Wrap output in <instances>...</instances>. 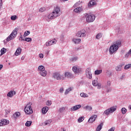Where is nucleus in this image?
I'll use <instances>...</instances> for the list:
<instances>
[{
	"instance_id": "obj_27",
	"label": "nucleus",
	"mask_w": 131,
	"mask_h": 131,
	"mask_svg": "<svg viewBox=\"0 0 131 131\" xmlns=\"http://www.w3.org/2000/svg\"><path fill=\"white\" fill-rule=\"evenodd\" d=\"M80 97L82 98H89V95L84 93H82L80 94Z\"/></svg>"
},
{
	"instance_id": "obj_58",
	"label": "nucleus",
	"mask_w": 131,
	"mask_h": 131,
	"mask_svg": "<svg viewBox=\"0 0 131 131\" xmlns=\"http://www.w3.org/2000/svg\"><path fill=\"white\" fill-rule=\"evenodd\" d=\"M125 66H131V64H126Z\"/></svg>"
},
{
	"instance_id": "obj_50",
	"label": "nucleus",
	"mask_w": 131,
	"mask_h": 131,
	"mask_svg": "<svg viewBox=\"0 0 131 131\" xmlns=\"http://www.w3.org/2000/svg\"><path fill=\"white\" fill-rule=\"evenodd\" d=\"M43 56H44V55H43V54H42V53H41L39 55V58H41V59H42V58H43Z\"/></svg>"
},
{
	"instance_id": "obj_54",
	"label": "nucleus",
	"mask_w": 131,
	"mask_h": 131,
	"mask_svg": "<svg viewBox=\"0 0 131 131\" xmlns=\"http://www.w3.org/2000/svg\"><path fill=\"white\" fill-rule=\"evenodd\" d=\"M78 5V3H75L74 5V8H76V7H77Z\"/></svg>"
},
{
	"instance_id": "obj_46",
	"label": "nucleus",
	"mask_w": 131,
	"mask_h": 131,
	"mask_svg": "<svg viewBox=\"0 0 131 131\" xmlns=\"http://www.w3.org/2000/svg\"><path fill=\"white\" fill-rule=\"evenodd\" d=\"M46 105H47V106H51V105H52V101L48 100L47 102H46Z\"/></svg>"
},
{
	"instance_id": "obj_23",
	"label": "nucleus",
	"mask_w": 131,
	"mask_h": 131,
	"mask_svg": "<svg viewBox=\"0 0 131 131\" xmlns=\"http://www.w3.org/2000/svg\"><path fill=\"white\" fill-rule=\"evenodd\" d=\"M73 41H74V43L76 45L77 43H79V42L81 41V40L80 39L74 38L73 39Z\"/></svg>"
},
{
	"instance_id": "obj_35",
	"label": "nucleus",
	"mask_w": 131,
	"mask_h": 131,
	"mask_svg": "<svg viewBox=\"0 0 131 131\" xmlns=\"http://www.w3.org/2000/svg\"><path fill=\"white\" fill-rule=\"evenodd\" d=\"M121 111L122 114H125V113H126L127 110L126 108H125V107H123L121 110Z\"/></svg>"
},
{
	"instance_id": "obj_6",
	"label": "nucleus",
	"mask_w": 131,
	"mask_h": 131,
	"mask_svg": "<svg viewBox=\"0 0 131 131\" xmlns=\"http://www.w3.org/2000/svg\"><path fill=\"white\" fill-rule=\"evenodd\" d=\"M31 105H32V103L29 102L25 107L24 110L26 114L30 115L33 113V111H32V108H31Z\"/></svg>"
},
{
	"instance_id": "obj_2",
	"label": "nucleus",
	"mask_w": 131,
	"mask_h": 131,
	"mask_svg": "<svg viewBox=\"0 0 131 131\" xmlns=\"http://www.w3.org/2000/svg\"><path fill=\"white\" fill-rule=\"evenodd\" d=\"M61 12V9L59 6H56L54 8L53 11L50 13L48 16V19H50L51 20H53V19H55L57 18V17H60V14Z\"/></svg>"
},
{
	"instance_id": "obj_22",
	"label": "nucleus",
	"mask_w": 131,
	"mask_h": 131,
	"mask_svg": "<svg viewBox=\"0 0 131 131\" xmlns=\"http://www.w3.org/2000/svg\"><path fill=\"white\" fill-rule=\"evenodd\" d=\"M40 75H41V76H43V77H45V76H47V72L46 70H43V71H40L39 72Z\"/></svg>"
},
{
	"instance_id": "obj_34",
	"label": "nucleus",
	"mask_w": 131,
	"mask_h": 131,
	"mask_svg": "<svg viewBox=\"0 0 131 131\" xmlns=\"http://www.w3.org/2000/svg\"><path fill=\"white\" fill-rule=\"evenodd\" d=\"M30 34V32L29 31H27L26 32H25L24 34V37L29 35Z\"/></svg>"
},
{
	"instance_id": "obj_53",
	"label": "nucleus",
	"mask_w": 131,
	"mask_h": 131,
	"mask_svg": "<svg viewBox=\"0 0 131 131\" xmlns=\"http://www.w3.org/2000/svg\"><path fill=\"white\" fill-rule=\"evenodd\" d=\"M60 93H63L64 92V89L63 88H61L59 90Z\"/></svg>"
},
{
	"instance_id": "obj_44",
	"label": "nucleus",
	"mask_w": 131,
	"mask_h": 131,
	"mask_svg": "<svg viewBox=\"0 0 131 131\" xmlns=\"http://www.w3.org/2000/svg\"><path fill=\"white\" fill-rule=\"evenodd\" d=\"M64 111L65 107H64L59 108V112H60V113H63V112H64Z\"/></svg>"
},
{
	"instance_id": "obj_30",
	"label": "nucleus",
	"mask_w": 131,
	"mask_h": 131,
	"mask_svg": "<svg viewBox=\"0 0 131 131\" xmlns=\"http://www.w3.org/2000/svg\"><path fill=\"white\" fill-rule=\"evenodd\" d=\"M92 84L94 86H97L99 84V83L97 80H94L92 81Z\"/></svg>"
},
{
	"instance_id": "obj_29",
	"label": "nucleus",
	"mask_w": 131,
	"mask_h": 131,
	"mask_svg": "<svg viewBox=\"0 0 131 131\" xmlns=\"http://www.w3.org/2000/svg\"><path fill=\"white\" fill-rule=\"evenodd\" d=\"M71 91H72V88H68V89L66 90L64 93V95H68V94H69V93L71 92Z\"/></svg>"
},
{
	"instance_id": "obj_55",
	"label": "nucleus",
	"mask_w": 131,
	"mask_h": 131,
	"mask_svg": "<svg viewBox=\"0 0 131 131\" xmlns=\"http://www.w3.org/2000/svg\"><path fill=\"white\" fill-rule=\"evenodd\" d=\"M97 85H98V89L100 90V89H101V85L98 84Z\"/></svg>"
},
{
	"instance_id": "obj_57",
	"label": "nucleus",
	"mask_w": 131,
	"mask_h": 131,
	"mask_svg": "<svg viewBox=\"0 0 131 131\" xmlns=\"http://www.w3.org/2000/svg\"><path fill=\"white\" fill-rule=\"evenodd\" d=\"M128 108L130 110H131V104L129 105Z\"/></svg>"
},
{
	"instance_id": "obj_49",
	"label": "nucleus",
	"mask_w": 131,
	"mask_h": 131,
	"mask_svg": "<svg viewBox=\"0 0 131 131\" xmlns=\"http://www.w3.org/2000/svg\"><path fill=\"white\" fill-rule=\"evenodd\" d=\"M115 130V127H112L110 129L108 130V131H114Z\"/></svg>"
},
{
	"instance_id": "obj_21",
	"label": "nucleus",
	"mask_w": 131,
	"mask_h": 131,
	"mask_svg": "<svg viewBox=\"0 0 131 131\" xmlns=\"http://www.w3.org/2000/svg\"><path fill=\"white\" fill-rule=\"evenodd\" d=\"M21 115L20 112H17L13 115V118L14 119H17Z\"/></svg>"
},
{
	"instance_id": "obj_26",
	"label": "nucleus",
	"mask_w": 131,
	"mask_h": 131,
	"mask_svg": "<svg viewBox=\"0 0 131 131\" xmlns=\"http://www.w3.org/2000/svg\"><path fill=\"white\" fill-rule=\"evenodd\" d=\"M106 73V75H107L108 77H111V76L113 75V74H112V72H111V71L107 70Z\"/></svg>"
},
{
	"instance_id": "obj_24",
	"label": "nucleus",
	"mask_w": 131,
	"mask_h": 131,
	"mask_svg": "<svg viewBox=\"0 0 131 131\" xmlns=\"http://www.w3.org/2000/svg\"><path fill=\"white\" fill-rule=\"evenodd\" d=\"M84 109L85 110H88V111H92V110H93V107L91 106L87 105L84 107Z\"/></svg>"
},
{
	"instance_id": "obj_43",
	"label": "nucleus",
	"mask_w": 131,
	"mask_h": 131,
	"mask_svg": "<svg viewBox=\"0 0 131 131\" xmlns=\"http://www.w3.org/2000/svg\"><path fill=\"white\" fill-rule=\"evenodd\" d=\"M112 91V88L110 87H106V92L107 93H110Z\"/></svg>"
},
{
	"instance_id": "obj_45",
	"label": "nucleus",
	"mask_w": 131,
	"mask_h": 131,
	"mask_svg": "<svg viewBox=\"0 0 131 131\" xmlns=\"http://www.w3.org/2000/svg\"><path fill=\"white\" fill-rule=\"evenodd\" d=\"M76 60H77V58L76 57H73L70 59V61L71 62H74V61H76Z\"/></svg>"
},
{
	"instance_id": "obj_40",
	"label": "nucleus",
	"mask_w": 131,
	"mask_h": 131,
	"mask_svg": "<svg viewBox=\"0 0 131 131\" xmlns=\"http://www.w3.org/2000/svg\"><path fill=\"white\" fill-rule=\"evenodd\" d=\"M111 81L110 80L107 81L106 88H108L109 86H111Z\"/></svg>"
},
{
	"instance_id": "obj_37",
	"label": "nucleus",
	"mask_w": 131,
	"mask_h": 131,
	"mask_svg": "<svg viewBox=\"0 0 131 131\" xmlns=\"http://www.w3.org/2000/svg\"><path fill=\"white\" fill-rule=\"evenodd\" d=\"M25 41H28V42H30L32 41V39L31 38H29V37L26 38L25 39Z\"/></svg>"
},
{
	"instance_id": "obj_11",
	"label": "nucleus",
	"mask_w": 131,
	"mask_h": 131,
	"mask_svg": "<svg viewBox=\"0 0 131 131\" xmlns=\"http://www.w3.org/2000/svg\"><path fill=\"white\" fill-rule=\"evenodd\" d=\"M57 43V40L56 39H53L51 41L48 42H46V47H50V46H52V45H55Z\"/></svg>"
},
{
	"instance_id": "obj_28",
	"label": "nucleus",
	"mask_w": 131,
	"mask_h": 131,
	"mask_svg": "<svg viewBox=\"0 0 131 131\" xmlns=\"http://www.w3.org/2000/svg\"><path fill=\"white\" fill-rule=\"evenodd\" d=\"M95 75H99V74H101L102 73V70H96L94 72Z\"/></svg>"
},
{
	"instance_id": "obj_51",
	"label": "nucleus",
	"mask_w": 131,
	"mask_h": 131,
	"mask_svg": "<svg viewBox=\"0 0 131 131\" xmlns=\"http://www.w3.org/2000/svg\"><path fill=\"white\" fill-rule=\"evenodd\" d=\"M125 77V75H122V76L120 77V79H123Z\"/></svg>"
},
{
	"instance_id": "obj_63",
	"label": "nucleus",
	"mask_w": 131,
	"mask_h": 131,
	"mask_svg": "<svg viewBox=\"0 0 131 131\" xmlns=\"http://www.w3.org/2000/svg\"><path fill=\"white\" fill-rule=\"evenodd\" d=\"M130 5H131V2H130Z\"/></svg>"
},
{
	"instance_id": "obj_33",
	"label": "nucleus",
	"mask_w": 131,
	"mask_h": 131,
	"mask_svg": "<svg viewBox=\"0 0 131 131\" xmlns=\"http://www.w3.org/2000/svg\"><path fill=\"white\" fill-rule=\"evenodd\" d=\"M16 19H18V17H17V15H12L11 17V19L13 21H15V20H16Z\"/></svg>"
},
{
	"instance_id": "obj_41",
	"label": "nucleus",
	"mask_w": 131,
	"mask_h": 131,
	"mask_svg": "<svg viewBox=\"0 0 131 131\" xmlns=\"http://www.w3.org/2000/svg\"><path fill=\"white\" fill-rule=\"evenodd\" d=\"M84 119H83V117H80L78 119V122H82V121H83Z\"/></svg>"
},
{
	"instance_id": "obj_32",
	"label": "nucleus",
	"mask_w": 131,
	"mask_h": 131,
	"mask_svg": "<svg viewBox=\"0 0 131 131\" xmlns=\"http://www.w3.org/2000/svg\"><path fill=\"white\" fill-rule=\"evenodd\" d=\"M6 52H7V49L3 48L1 50V55H4V54H5Z\"/></svg>"
},
{
	"instance_id": "obj_61",
	"label": "nucleus",
	"mask_w": 131,
	"mask_h": 131,
	"mask_svg": "<svg viewBox=\"0 0 131 131\" xmlns=\"http://www.w3.org/2000/svg\"><path fill=\"white\" fill-rule=\"evenodd\" d=\"M63 1H64L65 2H67V1H68V0H63Z\"/></svg>"
},
{
	"instance_id": "obj_15",
	"label": "nucleus",
	"mask_w": 131,
	"mask_h": 131,
	"mask_svg": "<svg viewBox=\"0 0 131 131\" xmlns=\"http://www.w3.org/2000/svg\"><path fill=\"white\" fill-rule=\"evenodd\" d=\"M96 4L97 3L96 2V1H95V0H92L88 4V6L89 8H92V7L95 6V5H96Z\"/></svg>"
},
{
	"instance_id": "obj_14",
	"label": "nucleus",
	"mask_w": 131,
	"mask_h": 131,
	"mask_svg": "<svg viewBox=\"0 0 131 131\" xmlns=\"http://www.w3.org/2000/svg\"><path fill=\"white\" fill-rule=\"evenodd\" d=\"M96 118H97V115H94V116H92L90 118V119L88 120V122L90 123H93L95 120H96Z\"/></svg>"
},
{
	"instance_id": "obj_12",
	"label": "nucleus",
	"mask_w": 131,
	"mask_h": 131,
	"mask_svg": "<svg viewBox=\"0 0 131 131\" xmlns=\"http://www.w3.org/2000/svg\"><path fill=\"white\" fill-rule=\"evenodd\" d=\"M72 70L75 74L77 73H80V72H81V69L77 66L73 67Z\"/></svg>"
},
{
	"instance_id": "obj_5",
	"label": "nucleus",
	"mask_w": 131,
	"mask_h": 131,
	"mask_svg": "<svg viewBox=\"0 0 131 131\" xmlns=\"http://www.w3.org/2000/svg\"><path fill=\"white\" fill-rule=\"evenodd\" d=\"M18 30H19V29L17 28H15L13 30L11 34L7 38L6 40L7 41H10V40H12V39H14V38L16 37V36L18 34Z\"/></svg>"
},
{
	"instance_id": "obj_20",
	"label": "nucleus",
	"mask_w": 131,
	"mask_h": 131,
	"mask_svg": "<svg viewBox=\"0 0 131 131\" xmlns=\"http://www.w3.org/2000/svg\"><path fill=\"white\" fill-rule=\"evenodd\" d=\"M48 111H49V107L48 106H45L42 108V113L43 114H46Z\"/></svg>"
},
{
	"instance_id": "obj_16",
	"label": "nucleus",
	"mask_w": 131,
	"mask_h": 131,
	"mask_svg": "<svg viewBox=\"0 0 131 131\" xmlns=\"http://www.w3.org/2000/svg\"><path fill=\"white\" fill-rule=\"evenodd\" d=\"M16 94V92L12 91H10L7 94V96L9 97V98H13V95H15Z\"/></svg>"
},
{
	"instance_id": "obj_9",
	"label": "nucleus",
	"mask_w": 131,
	"mask_h": 131,
	"mask_svg": "<svg viewBox=\"0 0 131 131\" xmlns=\"http://www.w3.org/2000/svg\"><path fill=\"white\" fill-rule=\"evenodd\" d=\"M85 74L86 77L89 79H92L93 76H92V72L90 68H87L85 71Z\"/></svg>"
},
{
	"instance_id": "obj_38",
	"label": "nucleus",
	"mask_w": 131,
	"mask_h": 131,
	"mask_svg": "<svg viewBox=\"0 0 131 131\" xmlns=\"http://www.w3.org/2000/svg\"><path fill=\"white\" fill-rule=\"evenodd\" d=\"M38 70H39L40 71H43V70H45V67H44V66H39V67H38Z\"/></svg>"
},
{
	"instance_id": "obj_8",
	"label": "nucleus",
	"mask_w": 131,
	"mask_h": 131,
	"mask_svg": "<svg viewBox=\"0 0 131 131\" xmlns=\"http://www.w3.org/2000/svg\"><path fill=\"white\" fill-rule=\"evenodd\" d=\"M85 32L84 29H82L80 31H78L76 35L77 36H78V37H84L85 36Z\"/></svg>"
},
{
	"instance_id": "obj_13",
	"label": "nucleus",
	"mask_w": 131,
	"mask_h": 131,
	"mask_svg": "<svg viewBox=\"0 0 131 131\" xmlns=\"http://www.w3.org/2000/svg\"><path fill=\"white\" fill-rule=\"evenodd\" d=\"M80 108H81V105L80 104L75 105L73 107L71 108V111H76V110H78V109H80Z\"/></svg>"
},
{
	"instance_id": "obj_56",
	"label": "nucleus",
	"mask_w": 131,
	"mask_h": 131,
	"mask_svg": "<svg viewBox=\"0 0 131 131\" xmlns=\"http://www.w3.org/2000/svg\"><path fill=\"white\" fill-rule=\"evenodd\" d=\"M3 4V0H0V6H2Z\"/></svg>"
},
{
	"instance_id": "obj_48",
	"label": "nucleus",
	"mask_w": 131,
	"mask_h": 131,
	"mask_svg": "<svg viewBox=\"0 0 131 131\" xmlns=\"http://www.w3.org/2000/svg\"><path fill=\"white\" fill-rule=\"evenodd\" d=\"M130 66H128V67H127V66H125L124 67V69L125 70H128V69H129V68H130Z\"/></svg>"
},
{
	"instance_id": "obj_7",
	"label": "nucleus",
	"mask_w": 131,
	"mask_h": 131,
	"mask_svg": "<svg viewBox=\"0 0 131 131\" xmlns=\"http://www.w3.org/2000/svg\"><path fill=\"white\" fill-rule=\"evenodd\" d=\"M116 106H112L104 111V114L105 115H110V114L113 113V112H115L116 111Z\"/></svg>"
},
{
	"instance_id": "obj_52",
	"label": "nucleus",
	"mask_w": 131,
	"mask_h": 131,
	"mask_svg": "<svg viewBox=\"0 0 131 131\" xmlns=\"http://www.w3.org/2000/svg\"><path fill=\"white\" fill-rule=\"evenodd\" d=\"M20 38H19V40H21V41H24V40H25V39H24L23 38V37H22V35L20 37Z\"/></svg>"
},
{
	"instance_id": "obj_3",
	"label": "nucleus",
	"mask_w": 131,
	"mask_h": 131,
	"mask_svg": "<svg viewBox=\"0 0 131 131\" xmlns=\"http://www.w3.org/2000/svg\"><path fill=\"white\" fill-rule=\"evenodd\" d=\"M120 47H121V41L120 40H118L114 42L110 48V54H114Z\"/></svg>"
},
{
	"instance_id": "obj_31",
	"label": "nucleus",
	"mask_w": 131,
	"mask_h": 131,
	"mask_svg": "<svg viewBox=\"0 0 131 131\" xmlns=\"http://www.w3.org/2000/svg\"><path fill=\"white\" fill-rule=\"evenodd\" d=\"M116 71H121L122 70V67L121 66H116L115 68Z\"/></svg>"
},
{
	"instance_id": "obj_1",
	"label": "nucleus",
	"mask_w": 131,
	"mask_h": 131,
	"mask_svg": "<svg viewBox=\"0 0 131 131\" xmlns=\"http://www.w3.org/2000/svg\"><path fill=\"white\" fill-rule=\"evenodd\" d=\"M53 76L57 80H64L65 78H73V74L70 72H66L64 75H61L59 73H53Z\"/></svg>"
},
{
	"instance_id": "obj_39",
	"label": "nucleus",
	"mask_w": 131,
	"mask_h": 131,
	"mask_svg": "<svg viewBox=\"0 0 131 131\" xmlns=\"http://www.w3.org/2000/svg\"><path fill=\"white\" fill-rule=\"evenodd\" d=\"M51 122H52V121L51 120H48L47 121H46L44 123L45 124V125H48V124H50V123H51Z\"/></svg>"
},
{
	"instance_id": "obj_47",
	"label": "nucleus",
	"mask_w": 131,
	"mask_h": 131,
	"mask_svg": "<svg viewBox=\"0 0 131 131\" xmlns=\"http://www.w3.org/2000/svg\"><path fill=\"white\" fill-rule=\"evenodd\" d=\"M45 11H46V8H45V7H42V8H40V9H39V11L41 12H45Z\"/></svg>"
},
{
	"instance_id": "obj_59",
	"label": "nucleus",
	"mask_w": 131,
	"mask_h": 131,
	"mask_svg": "<svg viewBox=\"0 0 131 131\" xmlns=\"http://www.w3.org/2000/svg\"><path fill=\"white\" fill-rule=\"evenodd\" d=\"M3 69V66H0V71Z\"/></svg>"
},
{
	"instance_id": "obj_25",
	"label": "nucleus",
	"mask_w": 131,
	"mask_h": 131,
	"mask_svg": "<svg viewBox=\"0 0 131 131\" xmlns=\"http://www.w3.org/2000/svg\"><path fill=\"white\" fill-rule=\"evenodd\" d=\"M102 36H103V34L102 33H99L96 36V38L97 39H100V38H101V37H102Z\"/></svg>"
},
{
	"instance_id": "obj_64",
	"label": "nucleus",
	"mask_w": 131,
	"mask_h": 131,
	"mask_svg": "<svg viewBox=\"0 0 131 131\" xmlns=\"http://www.w3.org/2000/svg\"><path fill=\"white\" fill-rule=\"evenodd\" d=\"M9 65H10V63H9Z\"/></svg>"
},
{
	"instance_id": "obj_19",
	"label": "nucleus",
	"mask_w": 131,
	"mask_h": 131,
	"mask_svg": "<svg viewBox=\"0 0 131 131\" xmlns=\"http://www.w3.org/2000/svg\"><path fill=\"white\" fill-rule=\"evenodd\" d=\"M82 8L81 7H78L74 10V12H75V13H80V12H82Z\"/></svg>"
},
{
	"instance_id": "obj_10",
	"label": "nucleus",
	"mask_w": 131,
	"mask_h": 131,
	"mask_svg": "<svg viewBox=\"0 0 131 131\" xmlns=\"http://www.w3.org/2000/svg\"><path fill=\"white\" fill-rule=\"evenodd\" d=\"M10 123V121L7 119L0 120V126H3V125H7Z\"/></svg>"
},
{
	"instance_id": "obj_18",
	"label": "nucleus",
	"mask_w": 131,
	"mask_h": 131,
	"mask_svg": "<svg viewBox=\"0 0 131 131\" xmlns=\"http://www.w3.org/2000/svg\"><path fill=\"white\" fill-rule=\"evenodd\" d=\"M103 125H104V123H101L96 128V131H100L103 128Z\"/></svg>"
},
{
	"instance_id": "obj_17",
	"label": "nucleus",
	"mask_w": 131,
	"mask_h": 131,
	"mask_svg": "<svg viewBox=\"0 0 131 131\" xmlns=\"http://www.w3.org/2000/svg\"><path fill=\"white\" fill-rule=\"evenodd\" d=\"M21 52H22V49L20 48H17L15 52V56H19V55H20Z\"/></svg>"
},
{
	"instance_id": "obj_4",
	"label": "nucleus",
	"mask_w": 131,
	"mask_h": 131,
	"mask_svg": "<svg viewBox=\"0 0 131 131\" xmlns=\"http://www.w3.org/2000/svg\"><path fill=\"white\" fill-rule=\"evenodd\" d=\"M83 18H85L86 21L88 23H92V22H94V21H95L96 16L93 14L86 13L84 14Z\"/></svg>"
},
{
	"instance_id": "obj_60",
	"label": "nucleus",
	"mask_w": 131,
	"mask_h": 131,
	"mask_svg": "<svg viewBox=\"0 0 131 131\" xmlns=\"http://www.w3.org/2000/svg\"><path fill=\"white\" fill-rule=\"evenodd\" d=\"M62 129L63 131H66V130H65L64 129Z\"/></svg>"
},
{
	"instance_id": "obj_42",
	"label": "nucleus",
	"mask_w": 131,
	"mask_h": 131,
	"mask_svg": "<svg viewBox=\"0 0 131 131\" xmlns=\"http://www.w3.org/2000/svg\"><path fill=\"white\" fill-rule=\"evenodd\" d=\"M131 55V49L129 50V52L125 55V57L128 58L129 55Z\"/></svg>"
},
{
	"instance_id": "obj_36",
	"label": "nucleus",
	"mask_w": 131,
	"mask_h": 131,
	"mask_svg": "<svg viewBox=\"0 0 131 131\" xmlns=\"http://www.w3.org/2000/svg\"><path fill=\"white\" fill-rule=\"evenodd\" d=\"M32 123V121H27V122L26 123V126H30V125H31Z\"/></svg>"
},
{
	"instance_id": "obj_62",
	"label": "nucleus",
	"mask_w": 131,
	"mask_h": 131,
	"mask_svg": "<svg viewBox=\"0 0 131 131\" xmlns=\"http://www.w3.org/2000/svg\"><path fill=\"white\" fill-rule=\"evenodd\" d=\"M0 66H3V64H0Z\"/></svg>"
}]
</instances>
